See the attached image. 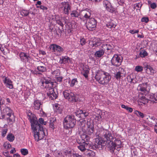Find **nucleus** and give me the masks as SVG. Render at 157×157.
I'll use <instances>...</instances> for the list:
<instances>
[{
    "mask_svg": "<svg viewBox=\"0 0 157 157\" xmlns=\"http://www.w3.org/2000/svg\"><path fill=\"white\" fill-rule=\"evenodd\" d=\"M89 44L92 47H96L100 46L101 44V42L99 39L95 38L93 39L92 40L90 41Z\"/></svg>",
    "mask_w": 157,
    "mask_h": 157,
    "instance_id": "18",
    "label": "nucleus"
},
{
    "mask_svg": "<svg viewBox=\"0 0 157 157\" xmlns=\"http://www.w3.org/2000/svg\"><path fill=\"white\" fill-rule=\"evenodd\" d=\"M3 82L6 86L10 89H12L13 88L12 82L8 78L5 77L3 80Z\"/></svg>",
    "mask_w": 157,
    "mask_h": 157,
    "instance_id": "19",
    "label": "nucleus"
},
{
    "mask_svg": "<svg viewBox=\"0 0 157 157\" xmlns=\"http://www.w3.org/2000/svg\"><path fill=\"white\" fill-rule=\"evenodd\" d=\"M57 81L59 82H61L62 81L63 78L61 76L57 77L56 78Z\"/></svg>",
    "mask_w": 157,
    "mask_h": 157,
    "instance_id": "63",
    "label": "nucleus"
},
{
    "mask_svg": "<svg viewBox=\"0 0 157 157\" xmlns=\"http://www.w3.org/2000/svg\"><path fill=\"white\" fill-rule=\"evenodd\" d=\"M135 114H136L138 116L140 117L141 118H143L144 117V114L143 113L137 110L135 111Z\"/></svg>",
    "mask_w": 157,
    "mask_h": 157,
    "instance_id": "44",
    "label": "nucleus"
},
{
    "mask_svg": "<svg viewBox=\"0 0 157 157\" xmlns=\"http://www.w3.org/2000/svg\"><path fill=\"white\" fill-rule=\"evenodd\" d=\"M63 95L65 98L67 99L68 101L72 102H76L77 99L76 96L74 94L68 90H65L63 93Z\"/></svg>",
    "mask_w": 157,
    "mask_h": 157,
    "instance_id": "7",
    "label": "nucleus"
},
{
    "mask_svg": "<svg viewBox=\"0 0 157 157\" xmlns=\"http://www.w3.org/2000/svg\"><path fill=\"white\" fill-rule=\"evenodd\" d=\"M56 119L54 118H51L49 120L50 127L54 129L55 128L54 123L56 121Z\"/></svg>",
    "mask_w": 157,
    "mask_h": 157,
    "instance_id": "30",
    "label": "nucleus"
},
{
    "mask_svg": "<svg viewBox=\"0 0 157 157\" xmlns=\"http://www.w3.org/2000/svg\"><path fill=\"white\" fill-rule=\"evenodd\" d=\"M96 143L95 144H91L90 143H87L82 142L81 144L78 146L79 149L82 151L85 152L87 148H90L93 149L96 148H102L103 145V141L99 140L97 138L95 140Z\"/></svg>",
    "mask_w": 157,
    "mask_h": 157,
    "instance_id": "3",
    "label": "nucleus"
},
{
    "mask_svg": "<svg viewBox=\"0 0 157 157\" xmlns=\"http://www.w3.org/2000/svg\"><path fill=\"white\" fill-rule=\"evenodd\" d=\"M94 131V128H87L86 129V132H84V133H86L89 135H91L92 134H93V132Z\"/></svg>",
    "mask_w": 157,
    "mask_h": 157,
    "instance_id": "34",
    "label": "nucleus"
},
{
    "mask_svg": "<svg viewBox=\"0 0 157 157\" xmlns=\"http://www.w3.org/2000/svg\"><path fill=\"white\" fill-rule=\"evenodd\" d=\"M33 107L36 110H39L40 109L41 110L40 111L42 110V103H41L40 101L36 100L34 101L33 103Z\"/></svg>",
    "mask_w": 157,
    "mask_h": 157,
    "instance_id": "21",
    "label": "nucleus"
},
{
    "mask_svg": "<svg viewBox=\"0 0 157 157\" xmlns=\"http://www.w3.org/2000/svg\"><path fill=\"white\" fill-rule=\"evenodd\" d=\"M72 156L73 157H82V156L80 155L77 153H73L72 154Z\"/></svg>",
    "mask_w": 157,
    "mask_h": 157,
    "instance_id": "61",
    "label": "nucleus"
},
{
    "mask_svg": "<svg viewBox=\"0 0 157 157\" xmlns=\"http://www.w3.org/2000/svg\"><path fill=\"white\" fill-rule=\"evenodd\" d=\"M74 114L78 118H84L88 115L89 113L85 110H76Z\"/></svg>",
    "mask_w": 157,
    "mask_h": 157,
    "instance_id": "15",
    "label": "nucleus"
},
{
    "mask_svg": "<svg viewBox=\"0 0 157 157\" xmlns=\"http://www.w3.org/2000/svg\"><path fill=\"white\" fill-rule=\"evenodd\" d=\"M86 26L88 29L93 31L95 29L97 26V21L94 18H89L86 21Z\"/></svg>",
    "mask_w": 157,
    "mask_h": 157,
    "instance_id": "8",
    "label": "nucleus"
},
{
    "mask_svg": "<svg viewBox=\"0 0 157 157\" xmlns=\"http://www.w3.org/2000/svg\"><path fill=\"white\" fill-rule=\"evenodd\" d=\"M95 118L98 121H100L101 120L102 117L100 115V113H99V114H96V115Z\"/></svg>",
    "mask_w": 157,
    "mask_h": 157,
    "instance_id": "53",
    "label": "nucleus"
},
{
    "mask_svg": "<svg viewBox=\"0 0 157 157\" xmlns=\"http://www.w3.org/2000/svg\"><path fill=\"white\" fill-rule=\"evenodd\" d=\"M106 26L109 28H111L112 27L115 28L116 25L112 22H109L106 24Z\"/></svg>",
    "mask_w": 157,
    "mask_h": 157,
    "instance_id": "48",
    "label": "nucleus"
},
{
    "mask_svg": "<svg viewBox=\"0 0 157 157\" xmlns=\"http://www.w3.org/2000/svg\"><path fill=\"white\" fill-rule=\"evenodd\" d=\"M2 113L6 114L8 116H10L11 115L13 114L12 110L10 107L6 106L3 109Z\"/></svg>",
    "mask_w": 157,
    "mask_h": 157,
    "instance_id": "23",
    "label": "nucleus"
},
{
    "mask_svg": "<svg viewBox=\"0 0 157 157\" xmlns=\"http://www.w3.org/2000/svg\"><path fill=\"white\" fill-rule=\"evenodd\" d=\"M56 23L58 25H59L61 27H63L64 26V24L63 23L62 19H61L60 18L58 20L56 21Z\"/></svg>",
    "mask_w": 157,
    "mask_h": 157,
    "instance_id": "47",
    "label": "nucleus"
},
{
    "mask_svg": "<svg viewBox=\"0 0 157 157\" xmlns=\"http://www.w3.org/2000/svg\"><path fill=\"white\" fill-rule=\"evenodd\" d=\"M86 121L85 120L83 119H80L79 120L78 122V125L79 126V129L81 130L83 133L86 132Z\"/></svg>",
    "mask_w": 157,
    "mask_h": 157,
    "instance_id": "20",
    "label": "nucleus"
},
{
    "mask_svg": "<svg viewBox=\"0 0 157 157\" xmlns=\"http://www.w3.org/2000/svg\"><path fill=\"white\" fill-rule=\"evenodd\" d=\"M151 7L153 9H155L156 7V5L155 3H153L151 4Z\"/></svg>",
    "mask_w": 157,
    "mask_h": 157,
    "instance_id": "62",
    "label": "nucleus"
},
{
    "mask_svg": "<svg viewBox=\"0 0 157 157\" xmlns=\"http://www.w3.org/2000/svg\"><path fill=\"white\" fill-rule=\"evenodd\" d=\"M7 132V129H4L2 132V136L4 137Z\"/></svg>",
    "mask_w": 157,
    "mask_h": 157,
    "instance_id": "59",
    "label": "nucleus"
},
{
    "mask_svg": "<svg viewBox=\"0 0 157 157\" xmlns=\"http://www.w3.org/2000/svg\"><path fill=\"white\" fill-rule=\"evenodd\" d=\"M110 143L111 145H110V149L111 150V151L112 152H114V150L115 149H116L117 150H118L117 149V147L115 145V144H113V141H111L110 142Z\"/></svg>",
    "mask_w": 157,
    "mask_h": 157,
    "instance_id": "35",
    "label": "nucleus"
},
{
    "mask_svg": "<svg viewBox=\"0 0 157 157\" xmlns=\"http://www.w3.org/2000/svg\"><path fill=\"white\" fill-rule=\"evenodd\" d=\"M49 47L52 52L57 56L61 55L64 51V49L61 46L55 44H51Z\"/></svg>",
    "mask_w": 157,
    "mask_h": 157,
    "instance_id": "10",
    "label": "nucleus"
},
{
    "mask_svg": "<svg viewBox=\"0 0 157 157\" xmlns=\"http://www.w3.org/2000/svg\"><path fill=\"white\" fill-rule=\"evenodd\" d=\"M149 117L150 119L151 120V123L154 124H157V119H156L154 117H151L149 116Z\"/></svg>",
    "mask_w": 157,
    "mask_h": 157,
    "instance_id": "50",
    "label": "nucleus"
},
{
    "mask_svg": "<svg viewBox=\"0 0 157 157\" xmlns=\"http://www.w3.org/2000/svg\"><path fill=\"white\" fill-rule=\"evenodd\" d=\"M113 48L114 46L112 44H103L100 49L95 52L94 56L96 58H99L102 57L105 52L108 54H109L112 52Z\"/></svg>",
    "mask_w": 157,
    "mask_h": 157,
    "instance_id": "4",
    "label": "nucleus"
},
{
    "mask_svg": "<svg viewBox=\"0 0 157 157\" xmlns=\"http://www.w3.org/2000/svg\"><path fill=\"white\" fill-rule=\"evenodd\" d=\"M44 63H41L37 67L36 69L38 72L43 73L46 71L47 68L44 66Z\"/></svg>",
    "mask_w": 157,
    "mask_h": 157,
    "instance_id": "24",
    "label": "nucleus"
},
{
    "mask_svg": "<svg viewBox=\"0 0 157 157\" xmlns=\"http://www.w3.org/2000/svg\"><path fill=\"white\" fill-rule=\"evenodd\" d=\"M87 128H94L93 122L91 120H90L89 121H87Z\"/></svg>",
    "mask_w": 157,
    "mask_h": 157,
    "instance_id": "41",
    "label": "nucleus"
},
{
    "mask_svg": "<svg viewBox=\"0 0 157 157\" xmlns=\"http://www.w3.org/2000/svg\"><path fill=\"white\" fill-rule=\"evenodd\" d=\"M95 78L99 83L105 85L109 82L111 77L109 73L100 70L96 72Z\"/></svg>",
    "mask_w": 157,
    "mask_h": 157,
    "instance_id": "2",
    "label": "nucleus"
},
{
    "mask_svg": "<svg viewBox=\"0 0 157 157\" xmlns=\"http://www.w3.org/2000/svg\"><path fill=\"white\" fill-rule=\"evenodd\" d=\"M140 101L145 104L148 102V100L151 101L155 102V95L153 94H149L146 96H140V94L139 95Z\"/></svg>",
    "mask_w": 157,
    "mask_h": 157,
    "instance_id": "6",
    "label": "nucleus"
},
{
    "mask_svg": "<svg viewBox=\"0 0 157 157\" xmlns=\"http://www.w3.org/2000/svg\"><path fill=\"white\" fill-rule=\"evenodd\" d=\"M142 6V4L141 3H138L136 4V7L138 9H139V8L140 9Z\"/></svg>",
    "mask_w": 157,
    "mask_h": 157,
    "instance_id": "58",
    "label": "nucleus"
},
{
    "mask_svg": "<svg viewBox=\"0 0 157 157\" xmlns=\"http://www.w3.org/2000/svg\"><path fill=\"white\" fill-rule=\"evenodd\" d=\"M27 117L31 124V128L34 132L35 140L38 141L42 139L45 136L44 129L42 126L36 120L35 116L30 111L27 113Z\"/></svg>",
    "mask_w": 157,
    "mask_h": 157,
    "instance_id": "1",
    "label": "nucleus"
},
{
    "mask_svg": "<svg viewBox=\"0 0 157 157\" xmlns=\"http://www.w3.org/2000/svg\"><path fill=\"white\" fill-rule=\"evenodd\" d=\"M103 136L107 140L110 142L112 141L113 139V135L110 131L107 130H104Z\"/></svg>",
    "mask_w": 157,
    "mask_h": 157,
    "instance_id": "17",
    "label": "nucleus"
},
{
    "mask_svg": "<svg viewBox=\"0 0 157 157\" xmlns=\"http://www.w3.org/2000/svg\"><path fill=\"white\" fill-rule=\"evenodd\" d=\"M89 72V69L88 67V66H86L83 67V70L82 71V74L85 78H87L88 77V75Z\"/></svg>",
    "mask_w": 157,
    "mask_h": 157,
    "instance_id": "26",
    "label": "nucleus"
},
{
    "mask_svg": "<svg viewBox=\"0 0 157 157\" xmlns=\"http://www.w3.org/2000/svg\"><path fill=\"white\" fill-rule=\"evenodd\" d=\"M4 147L6 149L10 148L11 147V145L8 143L6 142L4 144Z\"/></svg>",
    "mask_w": 157,
    "mask_h": 157,
    "instance_id": "51",
    "label": "nucleus"
},
{
    "mask_svg": "<svg viewBox=\"0 0 157 157\" xmlns=\"http://www.w3.org/2000/svg\"><path fill=\"white\" fill-rule=\"evenodd\" d=\"M91 14L88 11L84 10L81 11L80 12V19L83 21L87 20L90 18Z\"/></svg>",
    "mask_w": 157,
    "mask_h": 157,
    "instance_id": "14",
    "label": "nucleus"
},
{
    "mask_svg": "<svg viewBox=\"0 0 157 157\" xmlns=\"http://www.w3.org/2000/svg\"><path fill=\"white\" fill-rule=\"evenodd\" d=\"M5 101L3 100H0V111L2 112V107H3V105L4 104Z\"/></svg>",
    "mask_w": 157,
    "mask_h": 157,
    "instance_id": "54",
    "label": "nucleus"
},
{
    "mask_svg": "<svg viewBox=\"0 0 157 157\" xmlns=\"http://www.w3.org/2000/svg\"><path fill=\"white\" fill-rule=\"evenodd\" d=\"M21 13L22 16H27L29 13V11L27 10H23L21 11Z\"/></svg>",
    "mask_w": 157,
    "mask_h": 157,
    "instance_id": "40",
    "label": "nucleus"
},
{
    "mask_svg": "<svg viewBox=\"0 0 157 157\" xmlns=\"http://www.w3.org/2000/svg\"><path fill=\"white\" fill-rule=\"evenodd\" d=\"M87 148L84 152V154L87 157H94L95 155V153L93 151Z\"/></svg>",
    "mask_w": 157,
    "mask_h": 157,
    "instance_id": "22",
    "label": "nucleus"
},
{
    "mask_svg": "<svg viewBox=\"0 0 157 157\" xmlns=\"http://www.w3.org/2000/svg\"><path fill=\"white\" fill-rule=\"evenodd\" d=\"M80 42L82 46L85 45L86 43V40L83 38L80 39Z\"/></svg>",
    "mask_w": 157,
    "mask_h": 157,
    "instance_id": "52",
    "label": "nucleus"
},
{
    "mask_svg": "<svg viewBox=\"0 0 157 157\" xmlns=\"http://www.w3.org/2000/svg\"><path fill=\"white\" fill-rule=\"evenodd\" d=\"M21 154L24 155H27L28 153V150L26 149H22L21 150Z\"/></svg>",
    "mask_w": 157,
    "mask_h": 157,
    "instance_id": "49",
    "label": "nucleus"
},
{
    "mask_svg": "<svg viewBox=\"0 0 157 157\" xmlns=\"http://www.w3.org/2000/svg\"><path fill=\"white\" fill-rule=\"evenodd\" d=\"M148 17H143L141 19V21L143 22H145L147 23L148 21Z\"/></svg>",
    "mask_w": 157,
    "mask_h": 157,
    "instance_id": "57",
    "label": "nucleus"
},
{
    "mask_svg": "<svg viewBox=\"0 0 157 157\" xmlns=\"http://www.w3.org/2000/svg\"><path fill=\"white\" fill-rule=\"evenodd\" d=\"M60 59L59 62L61 64H66L71 61L70 58L67 56H62Z\"/></svg>",
    "mask_w": 157,
    "mask_h": 157,
    "instance_id": "25",
    "label": "nucleus"
},
{
    "mask_svg": "<svg viewBox=\"0 0 157 157\" xmlns=\"http://www.w3.org/2000/svg\"><path fill=\"white\" fill-rule=\"evenodd\" d=\"M9 117H8L7 118L8 123L9 124H12L15 121V116L13 114L11 115Z\"/></svg>",
    "mask_w": 157,
    "mask_h": 157,
    "instance_id": "28",
    "label": "nucleus"
},
{
    "mask_svg": "<svg viewBox=\"0 0 157 157\" xmlns=\"http://www.w3.org/2000/svg\"><path fill=\"white\" fill-rule=\"evenodd\" d=\"M7 138L9 141L12 142L14 140L15 137L13 134L10 133L8 135Z\"/></svg>",
    "mask_w": 157,
    "mask_h": 157,
    "instance_id": "37",
    "label": "nucleus"
},
{
    "mask_svg": "<svg viewBox=\"0 0 157 157\" xmlns=\"http://www.w3.org/2000/svg\"><path fill=\"white\" fill-rule=\"evenodd\" d=\"M139 32V30H130L129 31V32L132 34L137 33Z\"/></svg>",
    "mask_w": 157,
    "mask_h": 157,
    "instance_id": "56",
    "label": "nucleus"
},
{
    "mask_svg": "<svg viewBox=\"0 0 157 157\" xmlns=\"http://www.w3.org/2000/svg\"><path fill=\"white\" fill-rule=\"evenodd\" d=\"M103 4L106 10L108 12L113 13L115 11L116 9L111 5L110 3L108 1H105L103 2Z\"/></svg>",
    "mask_w": 157,
    "mask_h": 157,
    "instance_id": "16",
    "label": "nucleus"
},
{
    "mask_svg": "<svg viewBox=\"0 0 157 157\" xmlns=\"http://www.w3.org/2000/svg\"><path fill=\"white\" fill-rule=\"evenodd\" d=\"M113 144L117 147V149L120 148L121 147V141L118 140H116L114 141V143Z\"/></svg>",
    "mask_w": 157,
    "mask_h": 157,
    "instance_id": "36",
    "label": "nucleus"
},
{
    "mask_svg": "<svg viewBox=\"0 0 157 157\" xmlns=\"http://www.w3.org/2000/svg\"><path fill=\"white\" fill-rule=\"evenodd\" d=\"M147 83L139 84L138 89L139 90L142 92L141 96H142V95H143V96H144V95L146 96V94H147L148 93V91L147 90Z\"/></svg>",
    "mask_w": 157,
    "mask_h": 157,
    "instance_id": "13",
    "label": "nucleus"
},
{
    "mask_svg": "<svg viewBox=\"0 0 157 157\" xmlns=\"http://www.w3.org/2000/svg\"><path fill=\"white\" fill-rule=\"evenodd\" d=\"M74 114L73 116L68 115L64 119L63 123L64 126L67 129L73 128L76 124V120L75 119Z\"/></svg>",
    "mask_w": 157,
    "mask_h": 157,
    "instance_id": "5",
    "label": "nucleus"
},
{
    "mask_svg": "<svg viewBox=\"0 0 157 157\" xmlns=\"http://www.w3.org/2000/svg\"><path fill=\"white\" fill-rule=\"evenodd\" d=\"M135 70L137 72H140L143 71V67L140 66H137L135 67Z\"/></svg>",
    "mask_w": 157,
    "mask_h": 157,
    "instance_id": "43",
    "label": "nucleus"
},
{
    "mask_svg": "<svg viewBox=\"0 0 157 157\" xmlns=\"http://www.w3.org/2000/svg\"><path fill=\"white\" fill-rule=\"evenodd\" d=\"M78 81L77 78H74L72 80L70 86H74L75 84H77Z\"/></svg>",
    "mask_w": 157,
    "mask_h": 157,
    "instance_id": "46",
    "label": "nucleus"
},
{
    "mask_svg": "<svg viewBox=\"0 0 157 157\" xmlns=\"http://www.w3.org/2000/svg\"><path fill=\"white\" fill-rule=\"evenodd\" d=\"M139 55L141 57H144L147 56V52L144 50H141L139 53Z\"/></svg>",
    "mask_w": 157,
    "mask_h": 157,
    "instance_id": "38",
    "label": "nucleus"
},
{
    "mask_svg": "<svg viewBox=\"0 0 157 157\" xmlns=\"http://www.w3.org/2000/svg\"><path fill=\"white\" fill-rule=\"evenodd\" d=\"M45 92L51 100H54L57 98V96L55 92L53 86L46 89Z\"/></svg>",
    "mask_w": 157,
    "mask_h": 157,
    "instance_id": "12",
    "label": "nucleus"
},
{
    "mask_svg": "<svg viewBox=\"0 0 157 157\" xmlns=\"http://www.w3.org/2000/svg\"><path fill=\"white\" fill-rule=\"evenodd\" d=\"M82 140L83 141V142L89 143L88 141L89 140L90 137L86 133H83V134L81 136Z\"/></svg>",
    "mask_w": 157,
    "mask_h": 157,
    "instance_id": "27",
    "label": "nucleus"
},
{
    "mask_svg": "<svg viewBox=\"0 0 157 157\" xmlns=\"http://www.w3.org/2000/svg\"><path fill=\"white\" fill-rule=\"evenodd\" d=\"M121 73L120 71L117 72L114 74V77L117 79H120L121 77Z\"/></svg>",
    "mask_w": 157,
    "mask_h": 157,
    "instance_id": "45",
    "label": "nucleus"
},
{
    "mask_svg": "<svg viewBox=\"0 0 157 157\" xmlns=\"http://www.w3.org/2000/svg\"><path fill=\"white\" fill-rule=\"evenodd\" d=\"M60 18L62 19V21L63 22V24H65L66 23L67 19L65 17H60Z\"/></svg>",
    "mask_w": 157,
    "mask_h": 157,
    "instance_id": "64",
    "label": "nucleus"
},
{
    "mask_svg": "<svg viewBox=\"0 0 157 157\" xmlns=\"http://www.w3.org/2000/svg\"><path fill=\"white\" fill-rule=\"evenodd\" d=\"M39 122L40 124H42L46 125V123L45 122H44V119L42 118H40L39 119Z\"/></svg>",
    "mask_w": 157,
    "mask_h": 157,
    "instance_id": "55",
    "label": "nucleus"
},
{
    "mask_svg": "<svg viewBox=\"0 0 157 157\" xmlns=\"http://www.w3.org/2000/svg\"><path fill=\"white\" fill-rule=\"evenodd\" d=\"M43 86L45 89L48 88L53 86V83L52 82L51 79L49 78H42L40 80Z\"/></svg>",
    "mask_w": 157,
    "mask_h": 157,
    "instance_id": "11",
    "label": "nucleus"
},
{
    "mask_svg": "<svg viewBox=\"0 0 157 157\" xmlns=\"http://www.w3.org/2000/svg\"><path fill=\"white\" fill-rule=\"evenodd\" d=\"M144 69L146 71V72L147 73H148L149 71L151 72V73H154V70L152 67L150 66L147 65L144 68Z\"/></svg>",
    "mask_w": 157,
    "mask_h": 157,
    "instance_id": "31",
    "label": "nucleus"
},
{
    "mask_svg": "<svg viewBox=\"0 0 157 157\" xmlns=\"http://www.w3.org/2000/svg\"><path fill=\"white\" fill-rule=\"evenodd\" d=\"M123 59V58L120 56L115 54L111 60L112 65L116 67H118L121 65Z\"/></svg>",
    "mask_w": 157,
    "mask_h": 157,
    "instance_id": "9",
    "label": "nucleus"
},
{
    "mask_svg": "<svg viewBox=\"0 0 157 157\" xmlns=\"http://www.w3.org/2000/svg\"><path fill=\"white\" fill-rule=\"evenodd\" d=\"M71 9V6L69 4V6L68 7H66L63 9V11L64 13L65 14H69V10Z\"/></svg>",
    "mask_w": 157,
    "mask_h": 157,
    "instance_id": "42",
    "label": "nucleus"
},
{
    "mask_svg": "<svg viewBox=\"0 0 157 157\" xmlns=\"http://www.w3.org/2000/svg\"><path fill=\"white\" fill-rule=\"evenodd\" d=\"M54 109L56 113H58L60 114L62 113V109L60 108V105H56Z\"/></svg>",
    "mask_w": 157,
    "mask_h": 157,
    "instance_id": "33",
    "label": "nucleus"
},
{
    "mask_svg": "<svg viewBox=\"0 0 157 157\" xmlns=\"http://www.w3.org/2000/svg\"><path fill=\"white\" fill-rule=\"evenodd\" d=\"M71 17H78L80 15V12L79 13L76 10H73L71 12Z\"/></svg>",
    "mask_w": 157,
    "mask_h": 157,
    "instance_id": "29",
    "label": "nucleus"
},
{
    "mask_svg": "<svg viewBox=\"0 0 157 157\" xmlns=\"http://www.w3.org/2000/svg\"><path fill=\"white\" fill-rule=\"evenodd\" d=\"M40 8L43 10H46L48 9V8L46 6H44L42 5L40 6Z\"/></svg>",
    "mask_w": 157,
    "mask_h": 157,
    "instance_id": "60",
    "label": "nucleus"
},
{
    "mask_svg": "<svg viewBox=\"0 0 157 157\" xmlns=\"http://www.w3.org/2000/svg\"><path fill=\"white\" fill-rule=\"evenodd\" d=\"M21 59L23 60L26 59H28L29 56H27L26 53L25 52H21L20 54Z\"/></svg>",
    "mask_w": 157,
    "mask_h": 157,
    "instance_id": "32",
    "label": "nucleus"
},
{
    "mask_svg": "<svg viewBox=\"0 0 157 157\" xmlns=\"http://www.w3.org/2000/svg\"><path fill=\"white\" fill-rule=\"evenodd\" d=\"M69 3L68 2H62L60 4L61 7L63 9L65 7H68L69 6Z\"/></svg>",
    "mask_w": 157,
    "mask_h": 157,
    "instance_id": "39",
    "label": "nucleus"
}]
</instances>
